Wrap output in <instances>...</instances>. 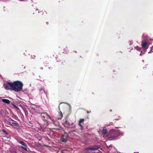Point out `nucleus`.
I'll return each instance as SVG.
<instances>
[{"label": "nucleus", "instance_id": "24", "mask_svg": "<svg viewBox=\"0 0 153 153\" xmlns=\"http://www.w3.org/2000/svg\"><path fill=\"white\" fill-rule=\"evenodd\" d=\"M152 50H153V47L152 48Z\"/></svg>", "mask_w": 153, "mask_h": 153}, {"label": "nucleus", "instance_id": "27", "mask_svg": "<svg viewBox=\"0 0 153 153\" xmlns=\"http://www.w3.org/2000/svg\"><path fill=\"white\" fill-rule=\"evenodd\" d=\"M12 121H14H14H13V120H12Z\"/></svg>", "mask_w": 153, "mask_h": 153}, {"label": "nucleus", "instance_id": "12", "mask_svg": "<svg viewBox=\"0 0 153 153\" xmlns=\"http://www.w3.org/2000/svg\"><path fill=\"white\" fill-rule=\"evenodd\" d=\"M44 113V114H46L47 115V116L48 117V118L51 120L52 121H53V117H51L46 112H44L43 113Z\"/></svg>", "mask_w": 153, "mask_h": 153}, {"label": "nucleus", "instance_id": "10", "mask_svg": "<svg viewBox=\"0 0 153 153\" xmlns=\"http://www.w3.org/2000/svg\"><path fill=\"white\" fill-rule=\"evenodd\" d=\"M41 117L42 118V119L43 120V121H46V125H45V126L47 125L48 124V120L45 119V117L44 116H42V115H41Z\"/></svg>", "mask_w": 153, "mask_h": 153}, {"label": "nucleus", "instance_id": "28", "mask_svg": "<svg viewBox=\"0 0 153 153\" xmlns=\"http://www.w3.org/2000/svg\"><path fill=\"white\" fill-rule=\"evenodd\" d=\"M152 52H153V51H152Z\"/></svg>", "mask_w": 153, "mask_h": 153}, {"label": "nucleus", "instance_id": "15", "mask_svg": "<svg viewBox=\"0 0 153 153\" xmlns=\"http://www.w3.org/2000/svg\"><path fill=\"white\" fill-rule=\"evenodd\" d=\"M12 124L13 125L16 126H19V124L17 123H16V122H13L12 123Z\"/></svg>", "mask_w": 153, "mask_h": 153}, {"label": "nucleus", "instance_id": "21", "mask_svg": "<svg viewBox=\"0 0 153 153\" xmlns=\"http://www.w3.org/2000/svg\"><path fill=\"white\" fill-rule=\"evenodd\" d=\"M115 128H119V127H115Z\"/></svg>", "mask_w": 153, "mask_h": 153}, {"label": "nucleus", "instance_id": "8", "mask_svg": "<svg viewBox=\"0 0 153 153\" xmlns=\"http://www.w3.org/2000/svg\"><path fill=\"white\" fill-rule=\"evenodd\" d=\"M2 101L6 103V104H9L10 102V101L7 99H2Z\"/></svg>", "mask_w": 153, "mask_h": 153}, {"label": "nucleus", "instance_id": "1", "mask_svg": "<svg viewBox=\"0 0 153 153\" xmlns=\"http://www.w3.org/2000/svg\"><path fill=\"white\" fill-rule=\"evenodd\" d=\"M23 85L21 82L17 80L13 83L7 82L4 85V86L6 90H11L18 92L22 90Z\"/></svg>", "mask_w": 153, "mask_h": 153}, {"label": "nucleus", "instance_id": "22", "mask_svg": "<svg viewBox=\"0 0 153 153\" xmlns=\"http://www.w3.org/2000/svg\"><path fill=\"white\" fill-rule=\"evenodd\" d=\"M40 69H43V68H42V67H41V68H40Z\"/></svg>", "mask_w": 153, "mask_h": 153}, {"label": "nucleus", "instance_id": "5", "mask_svg": "<svg viewBox=\"0 0 153 153\" xmlns=\"http://www.w3.org/2000/svg\"><path fill=\"white\" fill-rule=\"evenodd\" d=\"M141 45L142 46V48L143 49H146L148 48V46L147 45V43L146 42H142Z\"/></svg>", "mask_w": 153, "mask_h": 153}, {"label": "nucleus", "instance_id": "19", "mask_svg": "<svg viewBox=\"0 0 153 153\" xmlns=\"http://www.w3.org/2000/svg\"><path fill=\"white\" fill-rule=\"evenodd\" d=\"M46 24L47 25H48V22H46Z\"/></svg>", "mask_w": 153, "mask_h": 153}, {"label": "nucleus", "instance_id": "6", "mask_svg": "<svg viewBox=\"0 0 153 153\" xmlns=\"http://www.w3.org/2000/svg\"><path fill=\"white\" fill-rule=\"evenodd\" d=\"M84 120V119H80L79 120V125L81 129H82L83 128Z\"/></svg>", "mask_w": 153, "mask_h": 153}, {"label": "nucleus", "instance_id": "11", "mask_svg": "<svg viewBox=\"0 0 153 153\" xmlns=\"http://www.w3.org/2000/svg\"><path fill=\"white\" fill-rule=\"evenodd\" d=\"M54 124L56 126H58L59 125V123L56 121H55L53 119V121H52Z\"/></svg>", "mask_w": 153, "mask_h": 153}, {"label": "nucleus", "instance_id": "20", "mask_svg": "<svg viewBox=\"0 0 153 153\" xmlns=\"http://www.w3.org/2000/svg\"><path fill=\"white\" fill-rule=\"evenodd\" d=\"M12 105H13V106H14L15 105L13 103H12Z\"/></svg>", "mask_w": 153, "mask_h": 153}, {"label": "nucleus", "instance_id": "7", "mask_svg": "<svg viewBox=\"0 0 153 153\" xmlns=\"http://www.w3.org/2000/svg\"><path fill=\"white\" fill-rule=\"evenodd\" d=\"M58 116V117L57 118V119L58 120H61L62 118L63 117V115L62 112L61 111H60L59 113Z\"/></svg>", "mask_w": 153, "mask_h": 153}, {"label": "nucleus", "instance_id": "3", "mask_svg": "<svg viewBox=\"0 0 153 153\" xmlns=\"http://www.w3.org/2000/svg\"><path fill=\"white\" fill-rule=\"evenodd\" d=\"M99 148L97 146H92L89 147H87L86 149L87 150H96L98 149Z\"/></svg>", "mask_w": 153, "mask_h": 153}, {"label": "nucleus", "instance_id": "14", "mask_svg": "<svg viewBox=\"0 0 153 153\" xmlns=\"http://www.w3.org/2000/svg\"><path fill=\"white\" fill-rule=\"evenodd\" d=\"M107 129L106 128H103L102 131V134H105L107 133Z\"/></svg>", "mask_w": 153, "mask_h": 153}, {"label": "nucleus", "instance_id": "25", "mask_svg": "<svg viewBox=\"0 0 153 153\" xmlns=\"http://www.w3.org/2000/svg\"><path fill=\"white\" fill-rule=\"evenodd\" d=\"M35 14V13H33V14Z\"/></svg>", "mask_w": 153, "mask_h": 153}, {"label": "nucleus", "instance_id": "4", "mask_svg": "<svg viewBox=\"0 0 153 153\" xmlns=\"http://www.w3.org/2000/svg\"><path fill=\"white\" fill-rule=\"evenodd\" d=\"M19 143L25 146L24 147L22 146L21 147L22 149H24L25 150H27V149L26 148V147L27 146V145L25 143H24V142L22 141H20L19 142Z\"/></svg>", "mask_w": 153, "mask_h": 153}, {"label": "nucleus", "instance_id": "9", "mask_svg": "<svg viewBox=\"0 0 153 153\" xmlns=\"http://www.w3.org/2000/svg\"><path fill=\"white\" fill-rule=\"evenodd\" d=\"M61 139L62 142H66L67 141L66 137L65 136H62L61 137Z\"/></svg>", "mask_w": 153, "mask_h": 153}, {"label": "nucleus", "instance_id": "13", "mask_svg": "<svg viewBox=\"0 0 153 153\" xmlns=\"http://www.w3.org/2000/svg\"><path fill=\"white\" fill-rule=\"evenodd\" d=\"M44 122V124L43 125V128H46V127L47 126L49 125V123H48V124L47 125H46H46L45 126V125H46V121H43Z\"/></svg>", "mask_w": 153, "mask_h": 153}, {"label": "nucleus", "instance_id": "16", "mask_svg": "<svg viewBox=\"0 0 153 153\" xmlns=\"http://www.w3.org/2000/svg\"><path fill=\"white\" fill-rule=\"evenodd\" d=\"M2 131L3 133H5L6 134H8V133H7V132L5 130H2Z\"/></svg>", "mask_w": 153, "mask_h": 153}, {"label": "nucleus", "instance_id": "23", "mask_svg": "<svg viewBox=\"0 0 153 153\" xmlns=\"http://www.w3.org/2000/svg\"><path fill=\"white\" fill-rule=\"evenodd\" d=\"M43 91H44V92H45V91L44 90H43Z\"/></svg>", "mask_w": 153, "mask_h": 153}, {"label": "nucleus", "instance_id": "18", "mask_svg": "<svg viewBox=\"0 0 153 153\" xmlns=\"http://www.w3.org/2000/svg\"><path fill=\"white\" fill-rule=\"evenodd\" d=\"M63 0H59V2H62Z\"/></svg>", "mask_w": 153, "mask_h": 153}, {"label": "nucleus", "instance_id": "2", "mask_svg": "<svg viewBox=\"0 0 153 153\" xmlns=\"http://www.w3.org/2000/svg\"><path fill=\"white\" fill-rule=\"evenodd\" d=\"M63 124L64 126L67 128L70 127V124L69 121L68 120V119L66 118L63 121Z\"/></svg>", "mask_w": 153, "mask_h": 153}, {"label": "nucleus", "instance_id": "17", "mask_svg": "<svg viewBox=\"0 0 153 153\" xmlns=\"http://www.w3.org/2000/svg\"><path fill=\"white\" fill-rule=\"evenodd\" d=\"M42 90H43V89H42V88H39V91H42Z\"/></svg>", "mask_w": 153, "mask_h": 153}, {"label": "nucleus", "instance_id": "26", "mask_svg": "<svg viewBox=\"0 0 153 153\" xmlns=\"http://www.w3.org/2000/svg\"><path fill=\"white\" fill-rule=\"evenodd\" d=\"M32 16H34L33 15H32Z\"/></svg>", "mask_w": 153, "mask_h": 153}]
</instances>
